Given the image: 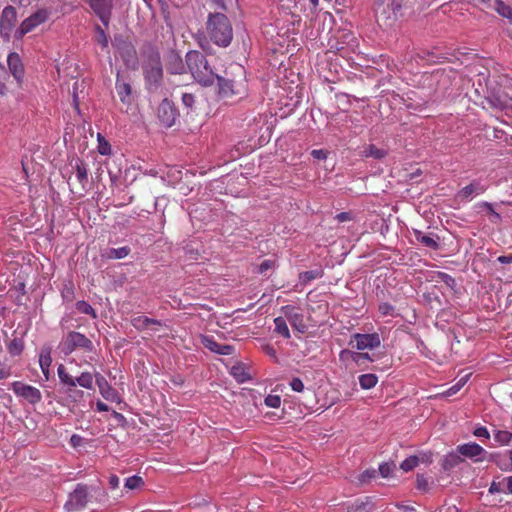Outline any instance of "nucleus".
<instances>
[{"label":"nucleus","mask_w":512,"mask_h":512,"mask_svg":"<svg viewBox=\"0 0 512 512\" xmlns=\"http://www.w3.org/2000/svg\"><path fill=\"white\" fill-rule=\"evenodd\" d=\"M60 383L62 384V392L65 394L66 399L71 403H78L84 399L85 393L83 390L77 388L74 377L71 376L63 364H60L57 369Z\"/></svg>","instance_id":"4"},{"label":"nucleus","mask_w":512,"mask_h":512,"mask_svg":"<svg viewBox=\"0 0 512 512\" xmlns=\"http://www.w3.org/2000/svg\"><path fill=\"white\" fill-rule=\"evenodd\" d=\"M75 170L76 179L82 191H85L88 184V168L85 162L81 159H76L75 164L72 166Z\"/></svg>","instance_id":"20"},{"label":"nucleus","mask_w":512,"mask_h":512,"mask_svg":"<svg viewBox=\"0 0 512 512\" xmlns=\"http://www.w3.org/2000/svg\"><path fill=\"white\" fill-rule=\"evenodd\" d=\"M502 264H511L512 263V254L501 255L497 259Z\"/></svg>","instance_id":"64"},{"label":"nucleus","mask_w":512,"mask_h":512,"mask_svg":"<svg viewBox=\"0 0 512 512\" xmlns=\"http://www.w3.org/2000/svg\"><path fill=\"white\" fill-rule=\"evenodd\" d=\"M490 459L502 471H512V450L507 454H490Z\"/></svg>","instance_id":"22"},{"label":"nucleus","mask_w":512,"mask_h":512,"mask_svg":"<svg viewBox=\"0 0 512 512\" xmlns=\"http://www.w3.org/2000/svg\"><path fill=\"white\" fill-rule=\"evenodd\" d=\"M387 155V152L383 149L377 148L375 145L370 144L364 150L365 157H372L374 159H382Z\"/></svg>","instance_id":"35"},{"label":"nucleus","mask_w":512,"mask_h":512,"mask_svg":"<svg viewBox=\"0 0 512 512\" xmlns=\"http://www.w3.org/2000/svg\"><path fill=\"white\" fill-rule=\"evenodd\" d=\"M167 70L172 74H181L184 71V64L181 56L171 51L168 56Z\"/></svg>","instance_id":"23"},{"label":"nucleus","mask_w":512,"mask_h":512,"mask_svg":"<svg viewBox=\"0 0 512 512\" xmlns=\"http://www.w3.org/2000/svg\"><path fill=\"white\" fill-rule=\"evenodd\" d=\"M115 88H116V92H117V95H118L120 101L125 106H127V107L130 106L131 100H132V97H131V94H132L131 85L129 83L125 82V81H122L119 78V75H117Z\"/></svg>","instance_id":"19"},{"label":"nucleus","mask_w":512,"mask_h":512,"mask_svg":"<svg viewBox=\"0 0 512 512\" xmlns=\"http://www.w3.org/2000/svg\"><path fill=\"white\" fill-rule=\"evenodd\" d=\"M50 11L46 8H42L37 10L35 13L31 14L28 18H26L20 25L17 30V33L20 37L31 32L36 27L46 22L49 18Z\"/></svg>","instance_id":"7"},{"label":"nucleus","mask_w":512,"mask_h":512,"mask_svg":"<svg viewBox=\"0 0 512 512\" xmlns=\"http://www.w3.org/2000/svg\"><path fill=\"white\" fill-rule=\"evenodd\" d=\"M206 33L209 39L220 47H227L233 39V28L229 18L222 12L208 15Z\"/></svg>","instance_id":"1"},{"label":"nucleus","mask_w":512,"mask_h":512,"mask_svg":"<svg viewBox=\"0 0 512 512\" xmlns=\"http://www.w3.org/2000/svg\"><path fill=\"white\" fill-rule=\"evenodd\" d=\"M52 363L51 349L49 347L42 348L39 354V365L45 379L48 380L50 376V366Z\"/></svg>","instance_id":"24"},{"label":"nucleus","mask_w":512,"mask_h":512,"mask_svg":"<svg viewBox=\"0 0 512 512\" xmlns=\"http://www.w3.org/2000/svg\"><path fill=\"white\" fill-rule=\"evenodd\" d=\"M88 502V491L87 487L78 484L75 490L70 494L69 499L65 504V508L68 511H80Z\"/></svg>","instance_id":"9"},{"label":"nucleus","mask_w":512,"mask_h":512,"mask_svg":"<svg viewBox=\"0 0 512 512\" xmlns=\"http://www.w3.org/2000/svg\"><path fill=\"white\" fill-rule=\"evenodd\" d=\"M373 508V502L370 498L366 497L365 499H357L348 507V512H372Z\"/></svg>","instance_id":"27"},{"label":"nucleus","mask_w":512,"mask_h":512,"mask_svg":"<svg viewBox=\"0 0 512 512\" xmlns=\"http://www.w3.org/2000/svg\"><path fill=\"white\" fill-rule=\"evenodd\" d=\"M97 140H98V152L101 155L111 154V145L108 143V141L105 139V137L101 133H98Z\"/></svg>","instance_id":"40"},{"label":"nucleus","mask_w":512,"mask_h":512,"mask_svg":"<svg viewBox=\"0 0 512 512\" xmlns=\"http://www.w3.org/2000/svg\"><path fill=\"white\" fill-rule=\"evenodd\" d=\"M124 486L129 490L138 489L144 486V480L138 475H133L126 479Z\"/></svg>","instance_id":"38"},{"label":"nucleus","mask_w":512,"mask_h":512,"mask_svg":"<svg viewBox=\"0 0 512 512\" xmlns=\"http://www.w3.org/2000/svg\"><path fill=\"white\" fill-rule=\"evenodd\" d=\"M95 378L99 390L109 384L108 381L100 373H96Z\"/></svg>","instance_id":"61"},{"label":"nucleus","mask_w":512,"mask_h":512,"mask_svg":"<svg viewBox=\"0 0 512 512\" xmlns=\"http://www.w3.org/2000/svg\"><path fill=\"white\" fill-rule=\"evenodd\" d=\"M119 484H120V479L117 475H110L109 477V485L112 489H116L119 487Z\"/></svg>","instance_id":"63"},{"label":"nucleus","mask_w":512,"mask_h":512,"mask_svg":"<svg viewBox=\"0 0 512 512\" xmlns=\"http://www.w3.org/2000/svg\"><path fill=\"white\" fill-rule=\"evenodd\" d=\"M426 80L431 83H436V91L444 92L450 85V73L442 69H437L427 76Z\"/></svg>","instance_id":"18"},{"label":"nucleus","mask_w":512,"mask_h":512,"mask_svg":"<svg viewBox=\"0 0 512 512\" xmlns=\"http://www.w3.org/2000/svg\"><path fill=\"white\" fill-rule=\"evenodd\" d=\"M502 483L493 481L490 485L489 492L490 493H499L502 492Z\"/></svg>","instance_id":"62"},{"label":"nucleus","mask_w":512,"mask_h":512,"mask_svg":"<svg viewBox=\"0 0 512 512\" xmlns=\"http://www.w3.org/2000/svg\"><path fill=\"white\" fill-rule=\"evenodd\" d=\"M113 45L116 47L125 65L129 68L135 69L138 65L135 47L130 42L120 38H115Z\"/></svg>","instance_id":"6"},{"label":"nucleus","mask_w":512,"mask_h":512,"mask_svg":"<svg viewBox=\"0 0 512 512\" xmlns=\"http://www.w3.org/2000/svg\"><path fill=\"white\" fill-rule=\"evenodd\" d=\"M494 440L499 445H507L512 440V433L506 430H496L494 432Z\"/></svg>","instance_id":"37"},{"label":"nucleus","mask_w":512,"mask_h":512,"mask_svg":"<svg viewBox=\"0 0 512 512\" xmlns=\"http://www.w3.org/2000/svg\"><path fill=\"white\" fill-rule=\"evenodd\" d=\"M24 349V341L21 338L12 339L8 345L7 350L11 356H19Z\"/></svg>","instance_id":"33"},{"label":"nucleus","mask_w":512,"mask_h":512,"mask_svg":"<svg viewBox=\"0 0 512 512\" xmlns=\"http://www.w3.org/2000/svg\"><path fill=\"white\" fill-rule=\"evenodd\" d=\"M438 276H439V279L443 283H445L448 287L454 288V286L456 285L455 279L452 276H450L449 274L444 273V272H439Z\"/></svg>","instance_id":"50"},{"label":"nucleus","mask_w":512,"mask_h":512,"mask_svg":"<svg viewBox=\"0 0 512 512\" xmlns=\"http://www.w3.org/2000/svg\"><path fill=\"white\" fill-rule=\"evenodd\" d=\"M11 389L18 397L24 398L30 404H36L42 399V394L38 388L20 381L12 382Z\"/></svg>","instance_id":"8"},{"label":"nucleus","mask_w":512,"mask_h":512,"mask_svg":"<svg viewBox=\"0 0 512 512\" xmlns=\"http://www.w3.org/2000/svg\"><path fill=\"white\" fill-rule=\"evenodd\" d=\"M234 352V348L231 345H221L219 344V348L217 354L220 355H231Z\"/></svg>","instance_id":"56"},{"label":"nucleus","mask_w":512,"mask_h":512,"mask_svg":"<svg viewBox=\"0 0 512 512\" xmlns=\"http://www.w3.org/2000/svg\"><path fill=\"white\" fill-rule=\"evenodd\" d=\"M265 404L271 408H278L281 404V398L279 395H268L265 398Z\"/></svg>","instance_id":"49"},{"label":"nucleus","mask_w":512,"mask_h":512,"mask_svg":"<svg viewBox=\"0 0 512 512\" xmlns=\"http://www.w3.org/2000/svg\"><path fill=\"white\" fill-rule=\"evenodd\" d=\"M494 8L499 15L512 20V8L509 5L505 4L501 0H496Z\"/></svg>","instance_id":"36"},{"label":"nucleus","mask_w":512,"mask_h":512,"mask_svg":"<svg viewBox=\"0 0 512 512\" xmlns=\"http://www.w3.org/2000/svg\"><path fill=\"white\" fill-rule=\"evenodd\" d=\"M339 358L341 361H345L346 359L350 358L358 365L363 363L365 360H371L368 353L353 352L350 350H342L339 354Z\"/></svg>","instance_id":"26"},{"label":"nucleus","mask_w":512,"mask_h":512,"mask_svg":"<svg viewBox=\"0 0 512 512\" xmlns=\"http://www.w3.org/2000/svg\"><path fill=\"white\" fill-rule=\"evenodd\" d=\"M102 397L110 402H120V397L115 388H113L110 384H107L103 388L99 390Z\"/></svg>","instance_id":"32"},{"label":"nucleus","mask_w":512,"mask_h":512,"mask_svg":"<svg viewBox=\"0 0 512 512\" xmlns=\"http://www.w3.org/2000/svg\"><path fill=\"white\" fill-rule=\"evenodd\" d=\"M486 189H487V187L482 185L479 181H473L470 184L463 187L458 192V197H460L462 199H468L473 194L479 195V194L484 193L486 191Z\"/></svg>","instance_id":"21"},{"label":"nucleus","mask_w":512,"mask_h":512,"mask_svg":"<svg viewBox=\"0 0 512 512\" xmlns=\"http://www.w3.org/2000/svg\"><path fill=\"white\" fill-rule=\"evenodd\" d=\"M290 387L295 392H302L304 390V384L300 378H293L290 382Z\"/></svg>","instance_id":"51"},{"label":"nucleus","mask_w":512,"mask_h":512,"mask_svg":"<svg viewBox=\"0 0 512 512\" xmlns=\"http://www.w3.org/2000/svg\"><path fill=\"white\" fill-rule=\"evenodd\" d=\"M178 117V111L174 104L168 99H164L158 107V118L167 128L172 127Z\"/></svg>","instance_id":"11"},{"label":"nucleus","mask_w":512,"mask_h":512,"mask_svg":"<svg viewBox=\"0 0 512 512\" xmlns=\"http://www.w3.org/2000/svg\"><path fill=\"white\" fill-rule=\"evenodd\" d=\"M105 27H108L114 0H86Z\"/></svg>","instance_id":"10"},{"label":"nucleus","mask_w":512,"mask_h":512,"mask_svg":"<svg viewBox=\"0 0 512 512\" xmlns=\"http://www.w3.org/2000/svg\"><path fill=\"white\" fill-rule=\"evenodd\" d=\"M378 311L382 316H395V308L390 303L384 302L379 304Z\"/></svg>","instance_id":"46"},{"label":"nucleus","mask_w":512,"mask_h":512,"mask_svg":"<svg viewBox=\"0 0 512 512\" xmlns=\"http://www.w3.org/2000/svg\"><path fill=\"white\" fill-rule=\"evenodd\" d=\"M74 381H76V384L82 388L88 390L94 389V376L88 371L82 372L78 377H74Z\"/></svg>","instance_id":"29"},{"label":"nucleus","mask_w":512,"mask_h":512,"mask_svg":"<svg viewBox=\"0 0 512 512\" xmlns=\"http://www.w3.org/2000/svg\"><path fill=\"white\" fill-rule=\"evenodd\" d=\"M201 343L205 348L209 349L212 352L217 353L218 348H219V343H217L213 337L207 336V335H201Z\"/></svg>","instance_id":"42"},{"label":"nucleus","mask_w":512,"mask_h":512,"mask_svg":"<svg viewBox=\"0 0 512 512\" xmlns=\"http://www.w3.org/2000/svg\"><path fill=\"white\" fill-rule=\"evenodd\" d=\"M130 252L131 249L128 246H123L120 248H109L103 255L108 259H123L127 257Z\"/></svg>","instance_id":"30"},{"label":"nucleus","mask_w":512,"mask_h":512,"mask_svg":"<svg viewBox=\"0 0 512 512\" xmlns=\"http://www.w3.org/2000/svg\"><path fill=\"white\" fill-rule=\"evenodd\" d=\"M61 352L68 356L76 350L83 353H93L95 350L93 342L84 334L76 331H70L60 343Z\"/></svg>","instance_id":"3"},{"label":"nucleus","mask_w":512,"mask_h":512,"mask_svg":"<svg viewBox=\"0 0 512 512\" xmlns=\"http://www.w3.org/2000/svg\"><path fill=\"white\" fill-rule=\"evenodd\" d=\"M95 30H96L97 43H99L103 48L107 47L108 46V36L106 35L104 29L101 26L96 25Z\"/></svg>","instance_id":"45"},{"label":"nucleus","mask_w":512,"mask_h":512,"mask_svg":"<svg viewBox=\"0 0 512 512\" xmlns=\"http://www.w3.org/2000/svg\"><path fill=\"white\" fill-rule=\"evenodd\" d=\"M456 450L461 456L472 459L474 462L485 460L487 455L485 449L475 442L458 445Z\"/></svg>","instance_id":"15"},{"label":"nucleus","mask_w":512,"mask_h":512,"mask_svg":"<svg viewBox=\"0 0 512 512\" xmlns=\"http://www.w3.org/2000/svg\"><path fill=\"white\" fill-rule=\"evenodd\" d=\"M7 63L11 74L20 83L24 76V66L22 60L16 52H11L8 55Z\"/></svg>","instance_id":"17"},{"label":"nucleus","mask_w":512,"mask_h":512,"mask_svg":"<svg viewBox=\"0 0 512 512\" xmlns=\"http://www.w3.org/2000/svg\"><path fill=\"white\" fill-rule=\"evenodd\" d=\"M273 264H274V261H272V260H269V259L264 260V261L259 265V267H258V272H259V273H261V274H262V273H264V272H266L267 270H269V269L273 266Z\"/></svg>","instance_id":"58"},{"label":"nucleus","mask_w":512,"mask_h":512,"mask_svg":"<svg viewBox=\"0 0 512 512\" xmlns=\"http://www.w3.org/2000/svg\"><path fill=\"white\" fill-rule=\"evenodd\" d=\"M335 219L340 223L348 222L353 220V215L351 212H341L335 216Z\"/></svg>","instance_id":"54"},{"label":"nucleus","mask_w":512,"mask_h":512,"mask_svg":"<svg viewBox=\"0 0 512 512\" xmlns=\"http://www.w3.org/2000/svg\"><path fill=\"white\" fill-rule=\"evenodd\" d=\"M469 377H470V374H466L463 377H461L455 385L451 386L446 391V394L448 396H452V395L456 394L467 383V381L469 380Z\"/></svg>","instance_id":"44"},{"label":"nucleus","mask_w":512,"mask_h":512,"mask_svg":"<svg viewBox=\"0 0 512 512\" xmlns=\"http://www.w3.org/2000/svg\"><path fill=\"white\" fill-rule=\"evenodd\" d=\"M231 374L240 383H243L250 378L248 372H246L245 369L240 365L233 366L231 369Z\"/></svg>","instance_id":"39"},{"label":"nucleus","mask_w":512,"mask_h":512,"mask_svg":"<svg viewBox=\"0 0 512 512\" xmlns=\"http://www.w3.org/2000/svg\"><path fill=\"white\" fill-rule=\"evenodd\" d=\"M76 309L82 314L90 315L93 318L97 317L94 308L86 301H78L76 303Z\"/></svg>","instance_id":"41"},{"label":"nucleus","mask_w":512,"mask_h":512,"mask_svg":"<svg viewBox=\"0 0 512 512\" xmlns=\"http://www.w3.org/2000/svg\"><path fill=\"white\" fill-rule=\"evenodd\" d=\"M318 277H320V273L318 271H305L304 273L301 274V278L304 281H311Z\"/></svg>","instance_id":"55"},{"label":"nucleus","mask_w":512,"mask_h":512,"mask_svg":"<svg viewBox=\"0 0 512 512\" xmlns=\"http://www.w3.org/2000/svg\"><path fill=\"white\" fill-rule=\"evenodd\" d=\"M350 344L357 350L374 349L380 346V336L378 333L371 334H360L356 333L353 335V340Z\"/></svg>","instance_id":"12"},{"label":"nucleus","mask_w":512,"mask_h":512,"mask_svg":"<svg viewBox=\"0 0 512 512\" xmlns=\"http://www.w3.org/2000/svg\"><path fill=\"white\" fill-rule=\"evenodd\" d=\"M378 382V377L375 374L368 373V374H362L359 376V384L362 389L368 390L373 387Z\"/></svg>","instance_id":"31"},{"label":"nucleus","mask_w":512,"mask_h":512,"mask_svg":"<svg viewBox=\"0 0 512 512\" xmlns=\"http://www.w3.org/2000/svg\"><path fill=\"white\" fill-rule=\"evenodd\" d=\"M131 325L137 331L151 330L153 332L159 331V327L162 326V322L157 319L149 318L147 316H136L131 319Z\"/></svg>","instance_id":"16"},{"label":"nucleus","mask_w":512,"mask_h":512,"mask_svg":"<svg viewBox=\"0 0 512 512\" xmlns=\"http://www.w3.org/2000/svg\"><path fill=\"white\" fill-rule=\"evenodd\" d=\"M195 102L196 96L193 93L185 92L182 94V103L188 109H193Z\"/></svg>","instance_id":"48"},{"label":"nucleus","mask_w":512,"mask_h":512,"mask_svg":"<svg viewBox=\"0 0 512 512\" xmlns=\"http://www.w3.org/2000/svg\"><path fill=\"white\" fill-rule=\"evenodd\" d=\"M419 459L417 456H410L406 458L402 463L400 464V468L404 472H409L413 470L418 465Z\"/></svg>","instance_id":"43"},{"label":"nucleus","mask_w":512,"mask_h":512,"mask_svg":"<svg viewBox=\"0 0 512 512\" xmlns=\"http://www.w3.org/2000/svg\"><path fill=\"white\" fill-rule=\"evenodd\" d=\"M413 234H414L416 240L419 243H421L423 246L428 247L432 250H438V248H439V244H438L439 237L438 236H436V239H435L432 236L426 235L422 231L416 230V229L413 230Z\"/></svg>","instance_id":"25"},{"label":"nucleus","mask_w":512,"mask_h":512,"mask_svg":"<svg viewBox=\"0 0 512 512\" xmlns=\"http://www.w3.org/2000/svg\"><path fill=\"white\" fill-rule=\"evenodd\" d=\"M274 324H275V332L277 334L281 335L285 339H289L290 338V331H289L287 323H286V321H285V319L283 317L275 318L274 319Z\"/></svg>","instance_id":"34"},{"label":"nucleus","mask_w":512,"mask_h":512,"mask_svg":"<svg viewBox=\"0 0 512 512\" xmlns=\"http://www.w3.org/2000/svg\"><path fill=\"white\" fill-rule=\"evenodd\" d=\"M185 61L194 80L203 86H210L214 83L217 74L201 52L189 51L185 56Z\"/></svg>","instance_id":"2"},{"label":"nucleus","mask_w":512,"mask_h":512,"mask_svg":"<svg viewBox=\"0 0 512 512\" xmlns=\"http://www.w3.org/2000/svg\"><path fill=\"white\" fill-rule=\"evenodd\" d=\"M329 45L332 49H335L337 53L344 55L348 49L354 50L357 43L353 33L343 31L336 37L335 42L330 41Z\"/></svg>","instance_id":"14"},{"label":"nucleus","mask_w":512,"mask_h":512,"mask_svg":"<svg viewBox=\"0 0 512 512\" xmlns=\"http://www.w3.org/2000/svg\"><path fill=\"white\" fill-rule=\"evenodd\" d=\"M144 75L147 83L157 86L163 77V69L159 53H152L148 61L143 66Z\"/></svg>","instance_id":"5"},{"label":"nucleus","mask_w":512,"mask_h":512,"mask_svg":"<svg viewBox=\"0 0 512 512\" xmlns=\"http://www.w3.org/2000/svg\"><path fill=\"white\" fill-rule=\"evenodd\" d=\"M473 434H474L476 437H479V438H481V437H483V438H485V439H489V438H490V434H489V432H488L487 428H486V427H484V426H481V427L476 428V429L474 430Z\"/></svg>","instance_id":"53"},{"label":"nucleus","mask_w":512,"mask_h":512,"mask_svg":"<svg viewBox=\"0 0 512 512\" xmlns=\"http://www.w3.org/2000/svg\"><path fill=\"white\" fill-rule=\"evenodd\" d=\"M218 81L217 95L220 99L229 100L240 94V84L235 81L220 77L218 74L216 78Z\"/></svg>","instance_id":"13"},{"label":"nucleus","mask_w":512,"mask_h":512,"mask_svg":"<svg viewBox=\"0 0 512 512\" xmlns=\"http://www.w3.org/2000/svg\"><path fill=\"white\" fill-rule=\"evenodd\" d=\"M11 375V367L0 362V381L9 378Z\"/></svg>","instance_id":"52"},{"label":"nucleus","mask_w":512,"mask_h":512,"mask_svg":"<svg viewBox=\"0 0 512 512\" xmlns=\"http://www.w3.org/2000/svg\"><path fill=\"white\" fill-rule=\"evenodd\" d=\"M313 158L318 160H324L327 158V153L323 149H314L311 152Z\"/></svg>","instance_id":"59"},{"label":"nucleus","mask_w":512,"mask_h":512,"mask_svg":"<svg viewBox=\"0 0 512 512\" xmlns=\"http://www.w3.org/2000/svg\"><path fill=\"white\" fill-rule=\"evenodd\" d=\"M83 443V438L78 435V434H73L70 438V444L73 446V447H79L81 446Z\"/></svg>","instance_id":"60"},{"label":"nucleus","mask_w":512,"mask_h":512,"mask_svg":"<svg viewBox=\"0 0 512 512\" xmlns=\"http://www.w3.org/2000/svg\"><path fill=\"white\" fill-rule=\"evenodd\" d=\"M395 467L396 466L393 462H385L379 466V472L382 477L387 478L392 474Z\"/></svg>","instance_id":"47"},{"label":"nucleus","mask_w":512,"mask_h":512,"mask_svg":"<svg viewBox=\"0 0 512 512\" xmlns=\"http://www.w3.org/2000/svg\"><path fill=\"white\" fill-rule=\"evenodd\" d=\"M462 461H463V459L461 458V456L458 452L457 453H454V452L449 453L443 459L442 468L445 471H450L453 468H455L456 466H458Z\"/></svg>","instance_id":"28"},{"label":"nucleus","mask_w":512,"mask_h":512,"mask_svg":"<svg viewBox=\"0 0 512 512\" xmlns=\"http://www.w3.org/2000/svg\"><path fill=\"white\" fill-rule=\"evenodd\" d=\"M376 476V470L372 469V470H365L361 476H360V480L362 482H367L369 481L370 479L372 478H375Z\"/></svg>","instance_id":"57"}]
</instances>
